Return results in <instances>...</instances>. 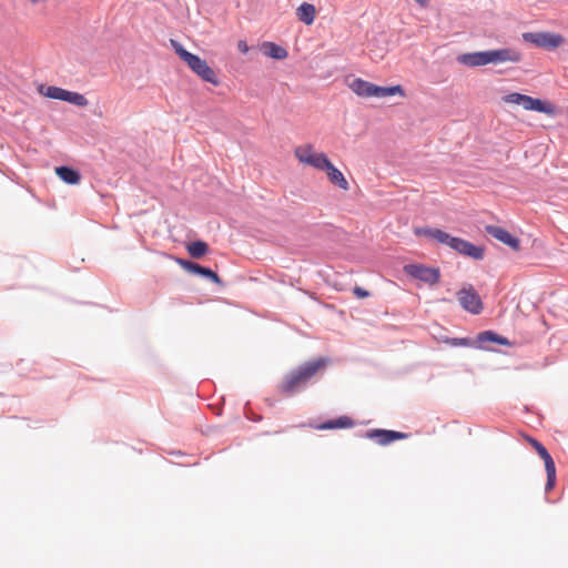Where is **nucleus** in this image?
<instances>
[{"mask_svg":"<svg viewBox=\"0 0 568 568\" xmlns=\"http://www.w3.org/2000/svg\"><path fill=\"white\" fill-rule=\"evenodd\" d=\"M416 236L427 237L429 241L445 245L456 253L474 261H481L485 257V246L476 245L467 240L450 235L449 233L432 226H418L414 229Z\"/></svg>","mask_w":568,"mask_h":568,"instance_id":"f257e3e1","label":"nucleus"},{"mask_svg":"<svg viewBox=\"0 0 568 568\" xmlns=\"http://www.w3.org/2000/svg\"><path fill=\"white\" fill-rule=\"evenodd\" d=\"M523 59L519 51L513 48H499L485 51L466 52L458 54L456 61L469 68L499 64L504 62L518 63Z\"/></svg>","mask_w":568,"mask_h":568,"instance_id":"f03ea898","label":"nucleus"},{"mask_svg":"<svg viewBox=\"0 0 568 568\" xmlns=\"http://www.w3.org/2000/svg\"><path fill=\"white\" fill-rule=\"evenodd\" d=\"M329 363V357H318L301 364L286 375L285 381L280 386V390L286 395H293L303 390L312 377H314L321 368H325Z\"/></svg>","mask_w":568,"mask_h":568,"instance_id":"7ed1b4c3","label":"nucleus"},{"mask_svg":"<svg viewBox=\"0 0 568 568\" xmlns=\"http://www.w3.org/2000/svg\"><path fill=\"white\" fill-rule=\"evenodd\" d=\"M523 40L548 51L556 50L565 42V38L561 34L549 31L525 32L523 33Z\"/></svg>","mask_w":568,"mask_h":568,"instance_id":"20e7f679","label":"nucleus"},{"mask_svg":"<svg viewBox=\"0 0 568 568\" xmlns=\"http://www.w3.org/2000/svg\"><path fill=\"white\" fill-rule=\"evenodd\" d=\"M404 272L408 276L433 286L440 280V270L436 266H427L419 263L404 265Z\"/></svg>","mask_w":568,"mask_h":568,"instance_id":"39448f33","label":"nucleus"},{"mask_svg":"<svg viewBox=\"0 0 568 568\" xmlns=\"http://www.w3.org/2000/svg\"><path fill=\"white\" fill-rule=\"evenodd\" d=\"M172 258L187 273L203 277L214 284L223 285V281L221 280L219 274L211 267L203 266L196 262L182 257L172 256Z\"/></svg>","mask_w":568,"mask_h":568,"instance_id":"423d86ee","label":"nucleus"},{"mask_svg":"<svg viewBox=\"0 0 568 568\" xmlns=\"http://www.w3.org/2000/svg\"><path fill=\"white\" fill-rule=\"evenodd\" d=\"M357 436L374 440L381 446H387L396 440L406 439L409 435L407 433L393 429L374 428L366 432H359L357 433Z\"/></svg>","mask_w":568,"mask_h":568,"instance_id":"0eeeda50","label":"nucleus"},{"mask_svg":"<svg viewBox=\"0 0 568 568\" xmlns=\"http://www.w3.org/2000/svg\"><path fill=\"white\" fill-rule=\"evenodd\" d=\"M186 64L204 82L215 87L220 84L215 71L209 65L206 60L202 59L200 55L193 53Z\"/></svg>","mask_w":568,"mask_h":568,"instance_id":"6e6552de","label":"nucleus"},{"mask_svg":"<svg viewBox=\"0 0 568 568\" xmlns=\"http://www.w3.org/2000/svg\"><path fill=\"white\" fill-rule=\"evenodd\" d=\"M460 306L470 314L478 315L481 313L484 306L479 294L473 286L462 288L458 292Z\"/></svg>","mask_w":568,"mask_h":568,"instance_id":"1a4fd4ad","label":"nucleus"},{"mask_svg":"<svg viewBox=\"0 0 568 568\" xmlns=\"http://www.w3.org/2000/svg\"><path fill=\"white\" fill-rule=\"evenodd\" d=\"M475 341L476 348L489 352H496V348L489 346V344H498L503 346L511 345V342L507 337L490 329L478 333Z\"/></svg>","mask_w":568,"mask_h":568,"instance_id":"9d476101","label":"nucleus"},{"mask_svg":"<svg viewBox=\"0 0 568 568\" xmlns=\"http://www.w3.org/2000/svg\"><path fill=\"white\" fill-rule=\"evenodd\" d=\"M486 234L490 235L495 240L501 242L503 244L510 247L513 251H519L520 250V240L518 236L514 235L506 229L498 226V225H491L488 224L485 226Z\"/></svg>","mask_w":568,"mask_h":568,"instance_id":"9b49d317","label":"nucleus"},{"mask_svg":"<svg viewBox=\"0 0 568 568\" xmlns=\"http://www.w3.org/2000/svg\"><path fill=\"white\" fill-rule=\"evenodd\" d=\"M524 109L527 111L544 113L551 118L557 115V109L551 102L530 95H527Z\"/></svg>","mask_w":568,"mask_h":568,"instance_id":"f8f14e48","label":"nucleus"},{"mask_svg":"<svg viewBox=\"0 0 568 568\" xmlns=\"http://www.w3.org/2000/svg\"><path fill=\"white\" fill-rule=\"evenodd\" d=\"M55 174L58 178L69 185H77L81 181V173L78 169L70 165L55 166Z\"/></svg>","mask_w":568,"mask_h":568,"instance_id":"ddd939ff","label":"nucleus"},{"mask_svg":"<svg viewBox=\"0 0 568 568\" xmlns=\"http://www.w3.org/2000/svg\"><path fill=\"white\" fill-rule=\"evenodd\" d=\"M348 87L358 97L374 98L375 83L363 80L361 78H355L348 84Z\"/></svg>","mask_w":568,"mask_h":568,"instance_id":"4468645a","label":"nucleus"},{"mask_svg":"<svg viewBox=\"0 0 568 568\" xmlns=\"http://www.w3.org/2000/svg\"><path fill=\"white\" fill-rule=\"evenodd\" d=\"M354 425V420L348 416H339L337 418L327 419L315 426L316 429L320 430H331V429H345L351 428Z\"/></svg>","mask_w":568,"mask_h":568,"instance_id":"2eb2a0df","label":"nucleus"},{"mask_svg":"<svg viewBox=\"0 0 568 568\" xmlns=\"http://www.w3.org/2000/svg\"><path fill=\"white\" fill-rule=\"evenodd\" d=\"M261 50L264 55L274 60H284L288 55V52L284 47L271 41L263 42Z\"/></svg>","mask_w":568,"mask_h":568,"instance_id":"dca6fc26","label":"nucleus"},{"mask_svg":"<svg viewBox=\"0 0 568 568\" xmlns=\"http://www.w3.org/2000/svg\"><path fill=\"white\" fill-rule=\"evenodd\" d=\"M305 164L311 165L317 170L326 171L327 168L332 164V161L328 159V156L323 153H315L313 155H307L304 158Z\"/></svg>","mask_w":568,"mask_h":568,"instance_id":"f3484780","label":"nucleus"},{"mask_svg":"<svg viewBox=\"0 0 568 568\" xmlns=\"http://www.w3.org/2000/svg\"><path fill=\"white\" fill-rule=\"evenodd\" d=\"M325 172L332 184L338 186L344 191L348 190L349 186L347 180L345 179L342 171L338 170L333 163L327 168Z\"/></svg>","mask_w":568,"mask_h":568,"instance_id":"a211bd4d","label":"nucleus"},{"mask_svg":"<svg viewBox=\"0 0 568 568\" xmlns=\"http://www.w3.org/2000/svg\"><path fill=\"white\" fill-rule=\"evenodd\" d=\"M316 10L314 4L308 2H303L296 10V16L300 21L310 26L315 20Z\"/></svg>","mask_w":568,"mask_h":568,"instance_id":"6ab92c4d","label":"nucleus"},{"mask_svg":"<svg viewBox=\"0 0 568 568\" xmlns=\"http://www.w3.org/2000/svg\"><path fill=\"white\" fill-rule=\"evenodd\" d=\"M396 94H399L400 97H405V91L400 84L386 85V87L375 84L374 98L393 97Z\"/></svg>","mask_w":568,"mask_h":568,"instance_id":"aec40b11","label":"nucleus"},{"mask_svg":"<svg viewBox=\"0 0 568 568\" xmlns=\"http://www.w3.org/2000/svg\"><path fill=\"white\" fill-rule=\"evenodd\" d=\"M38 91L40 94H42L45 98L63 101L64 95L67 93L65 89L54 87V85H44L40 84L38 88Z\"/></svg>","mask_w":568,"mask_h":568,"instance_id":"412c9836","label":"nucleus"},{"mask_svg":"<svg viewBox=\"0 0 568 568\" xmlns=\"http://www.w3.org/2000/svg\"><path fill=\"white\" fill-rule=\"evenodd\" d=\"M186 250L191 257L201 258L209 253V244L202 240H195L186 245Z\"/></svg>","mask_w":568,"mask_h":568,"instance_id":"4be33fe9","label":"nucleus"},{"mask_svg":"<svg viewBox=\"0 0 568 568\" xmlns=\"http://www.w3.org/2000/svg\"><path fill=\"white\" fill-rule=\"evenodd\" d=\"M528 442L536 450V453L539 455V457L544 460L545 466H550L555 464L554 458L549 454L548 449L538 439L534 437H528Z\"/></svg>","mask_w":568,"mask_h":568,"instance_id":"5701e85b","label":"nucleus"},{"mask_svg":"<svg viewBox=\"0 0 568 568\" xmlns=\"http://www.w3.org/2000/svg\"><path fill=\"white\" fill-rule=\"evenodd\" d=\"M444 343L452 347H474L476 348V341L469 337H446L443 339Z\"/></svg>","mask_w":568,"mask_h":568,"instance_id":"b1692460","label":"nucleus"},{"mask_svg":"<svg viewBox=\"0 0 568 568\" xmlns=\"http://www.w3.org/2000/svg\"><path fill=\"white\" fill-rule=\"evenodd\" d=\"M63 102L81 108L87 106L89 103L88 99L83 94L69 90H67Z\"/></svg>","mask_w":568,"mask_h":568,"instance_id":"393cba45","label":"nucleus"},{"mask_svg":"<svg viewBox=\"0 0 568 568\" xmlns=\"http://www.w3.org/2000/svg\"><path fill=\"white\" fill-rule=\"evenodd\" d=\"M170 44L171 48L174 50L175 54L185 63L193 54L192 52L187 51L180 41L175 39H170Z\"/></svg>","mask_w":568,"mask_h":568,"instance_id":"a878e982","label":"nucleus"},{"mask_svg":"<svg viewBox=\"0 0 568 568\" xmlns=\"http://www.w3.org/2000/svg\"><path fill=\"white\" fill-rule=\"evenodd\" d=\"M546 475H547V481L545 485V491H550L556 484V465L552 464L550 466H545Z\"/></svg>","mask_w":568,"mask_h":568,"instance_id":"bb28decb","label":"nucleus"},{"mask_svg":"<svg viewBox=\"0 0 568 568\" xmlns=\"http://www.w3.org/2000/svg\"><path fill=\"white\" fill-rule=\"evenodd\" d=\"M313 154H314V150L311 144H306V145L298 146L295 149V156L298 159L300 162H302L304 164H305L304 158L307 155H313Z\"/></svg>","mask_w":568,"mask_h":568,"instance_id":"cd10ccee","label":"nucleus"},{"mask_svg":"<svg viewBox=\"0 0 568 568\" xmlns=\"http://www.w3.org/2000/svg\"><path fill=\"white\" fill-rule=\"evenodd\" d=\"M527 94L519 92H513L506 97V102L521 105L524 108L526 103Z\"/></svg>","mask_w":568,"mask_h":568,"instance_id":"c85d7f7f","label":"nucleus"},{"mask_svg":"<svg viewBox=\"0 0 568 568\" xmlns=\"http://www.w3.org/2000/svg\"><path fill=\"white\" fill-rule=\"evenodd\" d=\"M353 294H354L357 298H366V297H368V296L371 295V293H369L366 288H364V287H362V286H355V287L353 288Z\"/></svg>","mask_w":568,"mask_h":568,"instance_id":"c756f323","label":"nucleus"},{"mask_svg":"<svg viewBox=\"0 0 568 568\" xmlns=\"http://www.w3.org/2000/svg\"><path fill=\"white\" fill-rule=\"evenodd\" d=\"M237 49H239V51H240L241 53H244V54H245V53H247V52L250 51V47H248V44L246 43V41H244V40H240V41L237 42Z\"/></svg>","mask_w":568,"mask_h":568,"instance_id":"7c9ffc66","label":"nucleus"},{"mask_svg":"<svg viewBox=\"0 0 568 568\" xmlns=\"http://www.w3.org/2000/svg\"><path fill=\"white\" fill-rule=\"evenodd\" d=\"M246 417L250 418L253 422H260L262 419L261 416H248V415H246Z\"/></svg>","mask_w":568,"mask_h":568,"instance_id":"2f4dec72","label":"nucleus"},{"mask_svg":"<svg viewBox=\"0 0 568 568\" xmlns=\"http://www.w3.org/2000/svg\"><path fill=\"white\" fill-rule=\"evenodd\" d=\"M171 454H173V455H182L181 452H172Z\"/></svg>","mask_w":568,"mask_h":568,"instance_id":"473e14b6","label":"nucleus"},{"mask_svg":"<svg viewBox=\"0 0 568 568\" xmlns=\"http://www.w3.org/2000/svg\"><path fill=\"white\" fill-rule=\"evenodd\" d=\"M32 2H38V0H31Z\"/></svg>","mask_w":568,"mask_h":568,"instance_id":"72a5a7b5","label":"nucleus"}]
</instances>
